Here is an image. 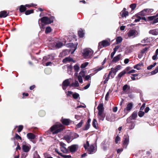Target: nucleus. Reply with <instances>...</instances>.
<instances>
[{
  "mask_svg": "<svg viewBox=\"0 0 158 158\" xmlns=\"http://www.w3.org/2000/svg\"><path fill=\"white\" fill-rule=\"evenodd\" d=\"M27 152H22L21 154V158H26L28 154Z\"/></svg>",
  "mask_w": 158,
  "mask_h": 158,
  "instance_id": "49530a36",
  "label": "nucleus"
},
{
  "mask_svg": "<svg viewBox=\"0 0 158 158\" xmlns=\"http://www.w3.org/2000/svg\"><path fill=\"white\" fill-rule=\"evenodd\" d=\"M55 151L59 155H60L61 156H63V155L61 153H60L58 151V149H56L55 150Z\"/></svg>",
  "mask_w": 158,
  "mask_h": 158,
  "instance_id": "0e129e2a",
  "label": "nucleus"
},
{
  "mask_svg": "<svg viewBox=\"0 0 158 158\" xmlns=\"http://www.w3.org/2000/svg\"><path fill=\"white\" fill-rule=\"evenodd\" d=\"M130 86L127 85H125L123 87V90L126 93L128 92L130 90Z\"/></svg>",
  "mask_w": 158,
  "mask_h": 158,
  "instance_id": "b1692460",
  "label": "nucleus"
},
{
  "mask_svg": "<svg viewBox=\"0 0 158 158\" xmlns=\"http://www.w3.org/2000/svg\"><path fill=\"white\" fill-rule=\"evenodd\" d=\"M137 116V114L136 112H134L130 117L127 118V123H129V121H130V119L131 120H133L135 119Z\"/></svg>",
  "mask_w": 158,
  "mask_h": 158,
  "instance_id": "ddd939ff",
  "label": "nucleus"
},
{
  "mask_svg": "<svg viewBox=\"0 0 158 158\" xmlns=\"http://www.w3.org/2000/svg\"><path fill=\"white\" fill-rule=\"evenodd\" d=\"M121 66L120 65H118L115 68H111V70L109 72V75L111 74L112 72L114 73V75H113L111 76V77L112 78H113L114 77L116 72L121 69Z\"/></svg>",
  "mask_w": 158,
  "mask_h": 158,
  "instance_id": "9d476101",
  "label": "nucleus"
},
{
  "mask_svg": "<svg viewBox=\"0 0 158 158\" xmlns=\"http://www.w3.org/2000/svg\"><path fill=\"white\" fill-rule=\"evenodd\" d=\"M70 120L69 119L62 118L61 121L62 123L65 125H69Z\"/></svg>",
  "mask_w": 158,
  "mask_h": 158,
  "instance_id": "6ab92c4d",
  "label": "nucleus"
},
{
  "mask_svg": "<svg viewBox=\"0 0 158 158\" xmlns=\"http://www.w3.org/2000/svg\"><path fill=\"white\" fill-rule=\"evenodd\" d=\"M15 137L16 139H19L21 140H22L21 137L17 134H15Z\"/></svg>",
  "mask_w": 158,
  "mask_h": 158,
  "instance_id": "052dcab7",
  "label": "nucleus"
},
{
  "mask_svg": "<svg viewBox=\"0 0 158 158\" xmlns=\"http://www.w3.org/2000/svg\"><path fill=\"white\" fill-rule=\"evenodd\" d=\"M92 125L93 127L96 129H98V123L96 120L95 119H94L93 121Z\"/></svg>",
  "mask_w": 158,
  "mask_h": 158,
  "instance_id": "c85d7f7f",
  "label": "nucleus"
},
{
  "mask_svg": "<svg viewBox=\"0 0 158 158\" xmlns=\"http://www.w3.org/2000/svg\"><path fill=\"white\" fill-rule=\"evenodd\" d=\"M60 146L61 151L64 153H67L69 152V150L68 148H67L65 146L66 145L63 142L60 143Z\"/></svg>",
  "mask_w": 158,
  "mask_h": 158,
  "instance_id": "6e6552de",
  "label": "nucleus"
},
{
  "mask_svg": "<svg viewBox=\"0 0 158 158\" xmlns=\"http://www.w3.org/2000/svg\"><path fill=\"white\" fill-rule=\"evenodd\" d=\"M74 72H75L74 77L75 79V82L73 83L70 85L71 86H78L79 84L78 81H79V73L78 72L79 71V65L78 64H76L73 66Z\"/></svg>",
  "mask_w": 158,
  "mask_h": 158,
  "instance_id": "7ed1b4c3",
  "label": "nucleus"
},
{
  "mask_svg": "<svg viewBox=\"0 0 158 158\" xmlns=\"http://www.w3.org/2000/svg\"><path fill=\"white\" fill-rule=\"evenodd\" d=\"M110 75H111H111H111V74H110V75H109V74L108 75H107L106 74L105 75L104 77V78L105 79V80L104 81V84H105L107 83V81H108V80L109 79V76Z\"/></svg>",
  "mask_w": 158,
  "mask_h": 158,
  "instance_id": "473e14b6",
  "label": "nucleus"
},
{
  "mask_svg": "<svg viewBox=\"0 0 158 158\" xmlns=\"http://www.w3.org/2000/svg\"><path fill=\"white\" fill-rule=\"evenodd\" d=\"M148 49V48H144L141 51L140 53L141 54H143L147 51Z\"/></svg>",
  "mask_w": 158,
  "mask_h": 158,
  "instance_id": "8fccbe9b",
  "label": "nucleus"
},
{
  "mask_svg": "<svg viewBox=\"0 0 158 158\" xmlns=\"http://www.w3.org/2000/svg\"><path fill=\"white\" fill-rule=\"evenodd\" d=\"M156 63L155 62L153 64H152L147 67V69L148 70L151 69L152 68L154 67L156 65Z\"/></svg>",
  "mask_w": 158,
  "mask_h": 158,
  "instance_id": "a19ab883",
  "label": "nucleus"
},
{
  "mask_svg": "<svg viewBox=\"0 0 158 158\" xmlns=\"http://www.w3.org/2000/svg\"><path fill=\"white\" fill-rule=\"evenodd\" d=\"M120 140V138L118 136H117L115 139V142L117 143Z\"/></svg>",
  "mask_w": 158,
  "mask_h": 158,
  "instance_id": "864d4df0",
  "label": "nucleus"
},
{
  "mask_svg": "<svg viewBox=\"0 0 158 158\" xmlns=\"http://www.w3.org/2000/svg\"><path fill=\"white\" fill-rule=\"evenodd\" d=\"M141 45L142 44H138L130 46L126 49L125 51V53L127 54L129 53L132 52L133 50V49L134 47H136L139 45Z\"/></svg>",
  "mask_w": 158,
  "mask_h": 158,
  "instance_id": "1a4fd4ad",
  "label": "nucleus"
},
{
  "mask_svg": "<svg viewBox=\"0 0 158 158\" xmlns=\"http://www.w3.org/2000/svg\"><path fill=\"white\" fill-rule=\"evenodd\" d=\"M90 76L89 75H87L84 77V79L85 80H87L89 79L90 78Z\"/></svg>",
  "mask_w": 158,
  "mask_h": 158,
  "instance_id": "338daca9",
  "label": "nucleus"
},
{
  "mask_svg": "<svg viewBox=\"0 0 158 158\" xmlns=\"http://www.w3.org/2000/svg\"><path fill=\"white\" fill-rule=\"evenodd\" d=\"M110 45V43L108 41L104 40L101 42H100L99 43V46H102L103 47H106Z\"/></svg>",
  "mask_w": 158,
  "mask_h": 158,
  "instance_id": "4468645a",
  "label": "nucleus"
},
{
  "mask_svg": "<svg viewBox=\"0 0 158 158\" xmlns=\"http://www.w3.org/2000/svg\"><path fill=\"white\" fill-rule=\"evenodd\" d=\"M143 64L142 63H139L135 65L134 66V68L138 70H139L141 69V67L143 66Z\"/></svg>",
  "mask_w": 158,
  "mask_h": 158,
  "instance_id": "393cba45",
  "label": "nucleus"
},
{
  "mask_svg": "<svg viewBox=\"0 0 158 158\" xmlns=\"http://www.w3.org/2000/svg\"><path fill=\"white\" fill-rule=\"evenodd\" d=\"M85 31L83 29H80V38H83L85 36Z\"/></svg>",
  "mask_w": 158,
  "mask_h": 158,
  "instance_id": "72a5a7b5",
  "label": "nucleus"
},
{
  "mask_svg": "<svg viewBox=\"0 0 158 158\" xmlns=\"http://www.w3.org/2000/svg\"><path fill=\"white\" fill-rule=\"evenodd\" d=\"M52 31V29L50 27H48L46 28L45 33L46 34Z\"/></svg>",
  "mask_w": 158,
  "mask_h": 158,
  "instance_id": "ea45409f",
  "label": "nucleus"
},
{
  "mask_svg": "<svg viewBox=\"0 0 158 158\" xmlns=\"http://www.w3.org/2000/svg\"><path fill=\"white\" fill-rule=\"evenodd\" d=\"M8 14L9 13H7L5 10L1 11L0 12V18H5L8 15Z\"/></svg>",
  "mask_w": 158,
  "mask_h": 158,
  "instance_id": "aec40b11",
  "label": "nucleus"
},
{
  "mask_svg": "<svg viewBox=\"0 0 158 158\" xmlns=\"http://www.w3.org/2000/svg\"><path fill=\"white\" fill-rule=\"evenodd\" d=\"M123 39L121 36L118 37L116 39V44H118L120 43L122 41Z\"/></svg>",
  "mask_w": 158,
  "mask_h": 158,
  "instance_id": "e433bc0d",
  "label": "nucleus"
},
{
  "mask_svg": "<svg viewBox=\"0 0 158 158\" xmlns=\"http://www.w3.org/2000/svg\"><path fill=\"white\" fill-rule=\"evenodd\" d=\"M141 19V18L139 17V16L138 17H137V19H135V22H138Z\"/></svg>",
  "mask_w": 158,
  "mask_h": 158,
  "instance_id": "680f3d73",
  "label": "nucleus"
},
{
  "mask_svg": "<svg viewBox=\"0 0 158 158\" xmlns=\"http://www.w3.org/2000/svg\"><path fill=\"white\" fill-rule=\"evenodd\" d=\"M69 79H66L62 83V88L64 90H65L67 87L69 86L70 87H72L70 86L72 84H70L69 81Z\"/></svg>",
  "mask_w": 158,
  "mask_h": 158,
  "instance_id": "9b49d317",
  "label": "nucleus"
},
{
  "mask_svg": "<svg viewBox=\"0 0 158 158\" xmlns=\"http://www.w3.org/2000/svg\"><path fill=\"white\" fill-rule=\"evenodd\" d=\"M33 10H28L25 11V14L26 15H28L33 13Z\"/></svg>",
  "mask_w": 158,
  "mask_h": 158,
  "instance_id": "c03bdc74",
  "label": "nucleus"
},
{
  "mask_svg": "<svg viewBox=\"0 0 158 158\" xmlns=\"http://www.w3.org/2000/svg\"><path fill=\"white\" fill-rule=\"evenodd\" d=\"M80 76L83 77L85 75V72L84 71H81L80 73Z\"/></svg>",
  "mask_w": 158,
  "mask_h": 158,
  "instance_id": "13d9d810",
  "label": "nucleus"
},
{
  "mask_svg": "<svg viewBox=\"0 0 158 158\" xmlns=\"http://www.w3.org/2000/svg\"><path fill=\"white\" fill-rule=\"evenodd\" d=\"M70 52L69 50H65L63 51L60 54V56H64L68 55Z\"/></svg>",
  "mask_w": 158,
  "mask_h": 158,
  "instance_id": "5701e85b",
  "label": "nucleus"
},
{
  "mask_svg": "<svg viewBox=\"0 0 158 158\" xmlns=\"http://www.w3.org/2000/svg\"><path fill=\"white\" fill-rule=\"evenodd\" d=\"M31 149V146L28 145H23L22 146V149L24 152H28Z\"/></svg>",
  "mask_w": 158,
  "mask_h": 158,
  "instance_id": "2eb2a0df",
  "label": "nucleus"
},
{
  "mask_svg": "<svg viewBox=\"0 0 158 158\" xmlns=\"http://www.w3.org/2000/svg\"><path fill=\"white\" fill-rule=\"evenodd\" d=\"M69 149V152H75L77 148V145H73L68 147Z\"/></svg>",
  "mask_w": 158,
  "mask_h": 158,
  "instance_id": "a211bd4d",
  "label": "nucleus"
},
{
  "mask_svg": "<svg viewBox=\"0 0 158 158\" xmlns=\"http://www.w3.org/2000/svg\"><path fill=\"white\" fill-rule=\"evenodd\" d=\"M145 104L143 103L140 108V110H143L144 108L145 107Z\"/></svg>",
  "mask_w": 158,
  "mask_h": 158,
  "instance_id": "e2e57ef3",
  "label": "nucleus"
},
{
  "mask_svg": "<svg viewBox=\"0 0 158 158\" xmlns=\"http://www.w3.org/2000/svg\"><path fill=\"white\" fill-rule=\"evenodd\" d=\"M138 34V33L136 30H131L130 31L127 33V35L128 37H134L136 36Z\"/></svg>",
  "mask_w": 158,
  "mask_h": 158,
  "instance_id": "f8f14e48",
  "label": "nucleus"
},
{
  "mask_svg": "<svg viewBox=\"0 0 158 158\" xmlns=\"http://www.w3.org/2000/svg\"><path fill=\"white\" fill-rule=\"evenodd\" d=\"M23 126L22 125H19V128L18 130V132H20L23 129Z\"/></svg>",
  "mask_w": 158,
  "mask_h": 158,
  "instance_id": "3c124183",
  "label": "nucleus"
},
{
  "mask_svg": "<svg viewBox=\"0 0 158 158\" xmlns=\"http://www.w3.org/2000/svg\"><path fill=\"white\" fill-rule=\"evenodd\" d=\"M90 125L86 124L85 127L82 128V130L83 131H86L88 130L90 127Z\"/></svg>",
  "mask_w": 158,
  "mask_h": 158,
  "instance_id": "58836bf2",
  "label": "nucleus"
},
{
  "mask_svg": "<svg viewBox=\"0 0 158 158\" xmlns=\"http://www.w3.org/2000/svg\"><path fill=\"white\" fill-rule=\"evenodd\" d=\"M81 56L85 59H91L93 56L94 52L90 48H85L81 51Z\"/></svg>",
  "mask_w": 158,
  "mask_h": 158,
  "instance_id": "f03ea898",
  "label": "nucleus"
},
{
  "mask_svg": "<svg viewBox=\"0 0 158 158\" xmlns=\"http://www.w3.org/2000/svg\"><path fill=\"white\" fill-rule=\"evenodd\" d=\"M110 142H103L102 143V148L103 150H106L109 148Z\"/></svg>",
  "mask_w": 158,
  "mask_h": 158,
  "instance_id": "dca6fc26",
  "label": "nucleus"
},
{
  "mask_svg": "<svg viewBox=\"0 0 158 158\" xmlns=\"http://www.w3.org/2000/svg\"><path fill=\"white\" fill-rule=\"evenodd\" d=\"M158 72V66H157L156 68V69L154 70L153 71H152L151 72V74L152 75H154Z\"/></svg>",
  "mask_w": 158,
  "mask_h": 158,
  "instance_id": "37998d69",
  "label": "nucleus"
},
{
  "mask_svg": "<svg viewBox=\"0 0 158 158\" xmlns=\"http://www.w3.org/2000/svg\"><path fill=\"white\" fill-rule=\"evenodd\" d=\"M64 157V158H70L71 157V156L69 155H63V156H62Z\"/></svg>",
  "mask_w": 158,
  "mask_h": 158,
  "instance_id": "774afa93",
  "label": "nucleus"
},
{
  "mask_svg": "<svg viewBox=\"0 0 158 158\" xmlns=\"http://www.w3.org/2000/svg\"><path fill=\"white\" fill-rule=\"evenodd\" d=\"M148 38H145L141 41L142 43H148Z\"/></svg>",
  "mask_w": 158,
  "mask_h": 158,
  "instance_id": "6e6d98bb",
  "label": "nucleus"
},
{
  "mask_svg": "<svg viewBox=\"0 0 158 158\" xmlns=\"http://www.w3.org/2000/svg\"><path fill=\"white\" fill-rule=\"evenodd\" d=\"M144 112L140 110L139 112L138 115L140 117H142L144 115Z\"/></svg>",
  "mask_w": 158,
  "mask_h": 158,
  "instance_id": "09e8293b",
  "label": "nucleus"
},
{
  "mask_svg": "<svg viewBox=\"0 0 158 158\" xmlns=\"http://www.w3.org/2000/svg\"><path fill=\"white\" fill-rule=\"evenodd\" d=\"M67 61H73L74 63L75 62V61L73 59L70 57H66L65 59H64L63 60V62L64 63L66 62Z\"/></svg>",
  "mask_w": 158,
  "mask_h": 158,
  "instance_id": "cd10ccee",
  "label": "nucleus"
},
{
  "mask_svg": "<svg viewBox=\"0 0 158 158\" xmlns=\"http://www.w3.org/2000/svg\"><path fill=\"white\" fill-rule=\"evenodd\" d=\"M149 33L150 34H151L154 35H158V29H156L150 30Z\"/></svg>",
  "mask_w": 158,
  "mask_h": 158,
  "instance_id": "4be33fe9",
  "label": "nucleus"
},
{
  "mask_svg": "<svg viewBox=\"0 0 158 158\" xmlns=\"http://www.w3.org/2000/svg\"><path fill=\"white\" fill-rule=\"evenodd\" d=\"M126 73L125 70H123L118 74V77L119 78H121L123 75Z\"/></svg>",
  "mask_w": 158,
  "mask_h": 158,
  "instance_id": "4c0bfd02",
  "label": "nucleus"
},
{
  "mask_svg": "<svg viewBox=\"0 0 158 158\" xmlns=\"http://www.w3.org/2000/svg\"><path fill=\"white\" fill-rule=\"evenodd\" d=\"M98 112H102L104 111L103 105L102 104H100L98 107Z\"/></svg>",
  "mask_w": 158,
  "mask_h": 158,
  "instance_id": "7c9ffc66",
  "label": "nucleus"
},
{
  "mask_svg": "<svg viewBox=\"0 0 158 158\" xmlns=\"http://www.w3.org/2000/svg\"><path fill=\"white\" fill-rule=\"evenodd\" d=\"M44 155L45 158H53L52 157L50 156L47 153H44Z\"/></svg>",
  "mask_w": 158,
  "mask_h": 158,
  "instance_id": "5fc2aeb1",
  "label": "nucleus"
},
{
  "mask_svg": "<svg viewBox=\"0 0 158 158\" xmlns=\"http://www.w3.org/2000/svg\"><path fill=\"white\" fill-rule=\"evenodd\" d=\"M54 19V17L53 16H51L49 18L44 16L40 19L39 20V24L40 28H44L45 25L53 23Z\"/></svg>",
  "mask_w": 158,
  "mask_h": 158,
  "instance_id": "f257e3e1",
  "label": "nucleus"
},
{
  "mask_svg": "<svg viewBox=\"0 0 158 158\" xmlns=\"http://www.w3.org/2000/svg\"><path fill=\"white\" fill-rule=\"evenodd\" d=\"M84 147L85 149H88L89 154H93L95 153L96 150V147L93 145H89L88 141H87L86 144L84 145Z\"/></svg>",
  "mask_w": 158,
  "mask_h": 158,
  "instance_id": "39448f33",
  "label": "nucleus"
},
{
  "mask_svg": "<svg viewBox=\"0 0 158 158\" xmlns=\"http://www.w3.org/2000/svg\"><path fill=\"white\" fill-rule=\"evenodd\" d=\"M72 96L74 99H77L79 97V95L78 94L75 93L73 94Z\"/></svg>",
  "mask_w": 158,
  "mask_h": 158,
  "instance_id": "a18cd8bd",
  "label": "nucleus"
},
{
  "mask_svg": "<svg viewBox=\"0 0 158 158\" xmlns=\"http://www.w3.org/2000/svg\"><path fill=\"white\" fill-rule=\"evenodd\" d=\"M62 125L60 123H57L53 126L50 128L52 134H56L60 132L63 130V128H61Z\"/></svg>",
  "mask_w": 158,
  "mask_h": 158,
  "instance_id": "20e7f679",
  "label": "nucleus"
},
{
  "mask_svg": "<svg viewBox=\"0 0 158 158\" xmlns=\"http://www.w3.org/2000/svg\"><path fill=\"white\" fill-rule=\"evenodd\" d=\"M158 22V18L156 19H154L153 21L151 22V23L154 24Z\"/></svg>",
  "mask_w": 158,
  "mask_h": 158,
  "instance_id": "603ef678",
  "label": "nucleus"
},
{
  "mask_svg": "<svg viewBox=\"0 0 158 158\" xmlns=\"http://www.w3.org/2000/svg\"><path fill=\"white\" fill-rule=\"evenodd\" d=\"M66 94L68 96H70L71 95H73V92L71 91H68L67 93L66 92Z\"/></svg>",
  "mask_w": 158,
  "mask_h": 158,
  "instance_id": "bf43d9fd",
  "label": "nucleus"
},
{
  "mask_svg": "<svg viewBox=\"0 0 158 158\" xmlns=\"http://www.w3.org/2000/svg\"><path fill=\"white\" fill-rule=\"evenodd\" d=\"M89 64L88 62H85L82 64L81 65V68H85Z\"/></svg>",
  "mask_w": 158,
  "mask_h": 158,
  "instance_id": "79ce46f5",
  "label": "nucleus"
},
{
  "mask_svg": "<svg viewBox=\"0 0 158 158\" xmlns=\"http://www.w3.org/2000/svg\"><path fill=\"white\" fill-rule=\"evenodd\" d=\"M19 10L21 13H23L26 11V8L24 5H21L20 6Z\"/></svg>",
  "mask_w": 158,
  "mask_h": 158,
  "instance_id": "2f4dec72",
  "label": "nucleus"
},
{
  "mask_svg": "<svg viewBox=\"0 0 158 158\" xmlns=\"http://www.w3.org/2000/svg\"><path fill=\"white\" fill-rule=\"evenodd\" d=\"M64 138L68 143L70 142L73 140V139L71 138L70 136L68 135H66L65 136H64Z\"/></svg>",
  "mask_w": 158,
  "mask_h": 158,
  "instance_id": "c756f323",
  "label": "nucleus"
},
{
  "mask_svg": "<svg viewBox=\"0 0 158 158\" xmlns=\"http://www.w3.org/2000/svg\"><path fill=\"white\" fill-rule=\"evenodd\" d=\"M27 136L28 139L30 140L34 139L35 137V135L31 133L27 134Z\"/></svg>",
  "mask_w": 158,
  "mask_h": 158,
  "instance_id": "412c9836",
  "label": "nucleus"
},
{
  "mask_svg": "<svg viewBox=\"0 0 158 158\" xmlns=\"http://www.w3.org/2000/svg\"><path fill=\"white\" fill-rule=\"evenodd\" d=\"M129 139L128 138H127L125 139L123 141V146L125 148H126L129 144Z\"/></svg>",
  "mask_w": 158,
  "mask_h": 158,
  "instance_id": "bb28decb",
  "label": "nucleus"
},
{
  "mask_svg": "<svg viewBox=\"0 0 158 158\" xmlns=\"http://www.w3.org/2000/svg\"><path fill=\"white\" fill-rule=\"evenodd\" d=\"M120 14L122 17H124L128 15V13L127 11H122L120 13Z\"/></svg>",
  "mask_w": 158,
  "mask_h": 158,
  "instance_id": "f704fd0d",
  "label": "nucleus"
},
{
  "mask_svg": "<svg viewBox=\"0 0 158 158\" xmlns=\"http://www.w3.org/2000/svg\"><path fill=\"white\" fill-rule=\"evenodd\" d=\"M148 19L149 20H152L153 19H155L156 18H155V16H149L148 17Z\"/></svg>",
  "mask_w": 158,
  "mask_h": 158,
  "instance_id": "4d7b16f0",
  "label": "nucleus"
},
{
  "mask_svg": "<svg viewBox=\"0 0 158 158\" xmlns=\"http://www.w3.org/2000/svg\"><path fill=\"white\" fill-rule=\"evenodd\" d=\"M105 116L106 115L105 114L103 113V112H98V116L100 120L103 121L104 119Z\"/></svg>",
  "mask_w": 158,
  "mask_h": 158,
  "instance_id": "f3484780",
  "label": "nucleus"
},
{
  "mask_svg": "<svg viewBox=\"0 0 158 158\" xmlns=\"http://www.w3.org/2000/svg\"><path fill=\"white\" fill-rule=\"evenodd\" d=\"M133 105L132 103H129L127 104L126 107L124 109V112L125 114H127L130 112L133 107Z\"/></svg>",
  "mask_w": 158,
  "mask_h": 158,
  "instance_id": "0eeeda50",
  "label": "nucleus"
},
{
  "mask_svg": "<svg viewBox=\"0 0 158 158\" xmlns=\"http://www.w3.org/2000/svg\"><path fill=\"white\" fill-rule=\"evenodd\" d=\"M153 10V9H144L140 12L139 14L142 16H145L152 12Z\"/></svg>",
  "mask_w": 158,
  "mask_h": 158,
  "instance_id": "423d86ee",
  "label": "nucleus"
},
{
  "mask_svg": "<svg viewBox=\"0 0 158 158\" xmlns=\"http://www.w3.org/2000/svg\"><path fill=\"white\" fill-rule=\"evenodd\" d=\"M123 149L122 148L118 149L117 150V152L118 153H120L123 151Z\"/></svg>",
  "mask_w": 158,
  "mask_h": 158,
  "instance_id": "69168bd1",
  "label": "nucleus"
},
{
  "mask_svg": "<svg viewBox=\"0 0 158 158\" xmlns=\"http://www.w3.org/2000/svg\"><path fill=\"white\" fill-rule=\"evenodd\" d=\"M63 45V44L61 42H59L56 43L55 47L57 48H59L62 47Z\"/></svg>",
  "mask_w": 158,
  "mask_h": 158,
  "instance_id": "c9c22d12",
  "label": "nucleus"
},
{
  "mask_svg": "<svg viewBox=\"0 0 158 158\" xmlns=\"http://www.w3.org/2000/svg\"><path fill=\"white\" fill-rule=\"evenodd\" d=\"M121 57V55L119 54L114 57L112 60V62H116L120 60Z\"/></svg>",
  "mask_w": 158,
  "mask_h": 158,
  "instance_id": "a878e982",
  "label": "nucleus"
},
{
  "mask_svg": "<svg viewBox=\"0 0 158 158\" xmlns=\"http://www.w3.org/2000/svg\"><path fill=\"white\" fill-rule=\"evenodd\" d=\"M136 7V4H132L130 5V7L132 10H134Z\"/></svg>",
  "mask_w": 158,
  "mask_h": 158,
  "instance_id": "de8ad7c7",
  "label": "nucleus"
}]
</instances>
